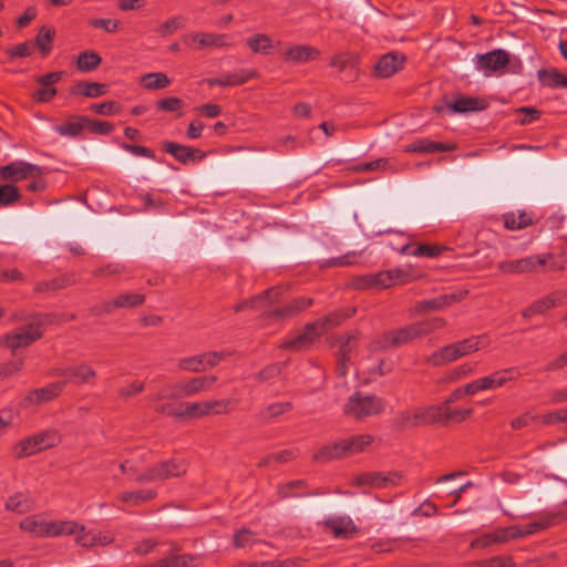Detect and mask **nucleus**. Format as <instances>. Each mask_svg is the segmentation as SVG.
Instances as JSON below:
<instances>
[{
	"instance_id": "79ce46f5",
	"label": "nucleus",
	"mask_w": 567,
	"mask_h": 567,
	"mask_svg": "<svg viewBox=\"0 0 567 567\" xmlns=\"http://www.w3.org/2000/svg\"><path fill=\"white\" fill-rule=\"evenodd\" d=\"M102 62L99 53L87 50L78 55L76 68L79 71L89 73L96 70Z\"/></svg>"
},
{
	"instance_id": "423d86ee",
	"label": "nucleus",
	"mask_w": 567,
	"mask_h": 567,
	"mask_svg": "<svg viewBox=\"0 0 567 567\" xmlns=\"http://www.w3.org/2000/svg\"><path fill=\"white\" fill-rule=\"evenodd\" d=\"M60 442L61 435L59 431L54 429H48L19 441L12 446V452L17 458H23L34 455L43 450L53 447Z\"/></svg>"
},
{
	"instance_id": "f704fd0d",
	"label": "nucleus",
	"mask_w": 567,
	"mask_h": 567,
	"mask_svg": "<svg viewBox=\"0 0 567 567\" xmlns=\"http://www.w3.org/2000/svg\"><path fill=\"white\" fill-rule=\"evenodd\" d=\"M439 409L437 413V423H449V422H462L466 420L473 412L472 409H453L447 404H439L435 405Z\"/></svg>"
},
{
	"instance_id": "69168bd1",
	"label": "nucleus",
	"mask_w": 567,
	"mask_h": 567,
	"mask_svg": "<svg viewBox=\"0 0 567 567\" xmlns=\"http://www.w3.org/2000/svg\"><path fill=\"white\" fill-rule=\"evenodd\" d=\"M393 426L399 431L415 427L411 411H402L393 419Z\"/></svg>"
},
{
	"instance_id": "3c124183",
	"label": "nucleus",
	"mask_w": 567,
	"mask_h": 567,
	"mask_svg": "<svg viewBox=\"0 0 567 567\" xmlns=\"http://www.w3.org/2000/svg\"><path fill=\"white\" fill-rule=\"evenodd\" d=\"M530 224L532 219L526 215V213H519L518 215L508 213L504 215V226L508 230L523 229Z\"/></svg>"
},
{
	"instance_id": "7c9ffc66",
	"label": "nucleus",
	"mask_w": 567,
	"mask_h": 567,
	"mask_svg": "<svg viewBox=\"0 0 567 567\" xmlns=\"http://www.w3.org/2000/svg\"><path fill=\"white\" fill-rule=\"evenodd\" d=\"M560 520V515L556 513H546L538 517V519L518 528L519 537L528 536L540 530L547 529L556 525Z\"/></svg>"
},
{
	"instance_id": "6e6d98bb",
	"label": "nucleus",
	"mask_w": 567,
	"mask_h": 567,
	"mask_svg": "<svg viewBox=\"0 0 567 567\" xmlns=\"http://www.w3.org/2000/svg\"><path fill=\"white\" fill-rule=\"evenodd\" d=\"M295 452L292 450H284L277 453L269 454L265 457H262L257 466L258 467H267L270 466L274 463L281 464L290 461L293 458Z\"/></svg>"
},
{
	"instance_id": "ea45409f",
	"label": "nucleus",
	"mask_w": 567,
	"mask_h": 567,
	"mask_svg": "<svg viewBox=\"0 0 567 567\" xmlns=\"http://www.w3.org/2000/svg\"><path fill=\"white\" fill-rule=\"evenodd\" d=\"M247 45L254 53L266 55L271 54L275 49V44L270 37L264 33H258L250 37L247 40Z\"/></svg>"
},
{
	"instance_id": "13d9d810",
	"label": "nucleus",
	"mask_w": 567,
	"mask_h": 567,
	"mask_svg": "<svg viewBox=\"0 0 567 567\" xmlns=\"http://www.w3.org/2000/svg\"><path fill=\"white\" fill-rule=\"evenodd\" d=\"M19 188L12 184L0 185V206H9L19 200Z\"/></svg>"
},
{
	"instance_id": "20e7f679",
	"label": "nucleus",
	"mask_w": 567,
	"mask_h": 567,
	"mask_svg": "<svg viewBox=\"0 0 567 567\" xmlns=\"http://www.w3.org/2000/svg\"><path fill=\"white\" fill-rule=\"evenodd\" d=\"M373 442L371 434L352 435L346 440L337 441L322 446L315 455L317 462H327L333 458L350 456L364 451Z\"/></svg>"
},
{
	"instance_id": "37998d69",
	"label": "nucleus",
	"mask_w": 567,
	"mask_h": 567,
	"mask_svg": "<svg viewBox=\"0 0 567 567\" xmlns=\"http://www.w3.org/2000/svg\"><path fill=\"white\" fill-rule=\"evenodd\" d=\"M73 284V280L70 276L63 275L51 280L39 281L34 286L35 292H48V291H56L63 288H66Z\"/></svg>"
},
{
	"instance_id": "a18cd8bd",
	"label": "nucleus",
	"mask_w": 567,
	"mask_h": 567,
	"mask_svg": "<svg viewBox=\"0 0 567 567\" xmlns=\"http://www.w3.org/2000/svg\"><path fill=\"white\" fill-rule=\"evenodd\" d=\"M169 84V78L162 72L146 73L141 78V85L146 90H161Z\"/></svg>"
},
{
	"instance_id": "e2e57ef3",
	"label": "nucleus",
	"mask_w": 567,
	"mask_h": 567,
	"mask_svg": "<svg viewBox=\"0 0 567 567\" xmlns=\"http://www.w3.org/2000/svg\"><path fill=\"white\" fill-rule=\"evenodd\" d=\"M473 388H474V384L472 381L462 388L455 389L442 404L451 405L452 403L463 399L465 395L476 394V390Z\"/></svg>"
},
{
	"instance_id": "4c0bfd02",
	"label": "nucleus",
	"mask_w": 567,
	"mask_h": 567,
	"mask_svg": "<svg viewBox=\"0 0 567 567\" xmlns=\"http://www.w3.org/2000/svg\"><path fill=\"white\" fill-rule=\"evenodd\" d=\"M537 79L544 86L551 89L567 87V76L554 68L538 70Z\"/></svg>"
},
{
	"instance_id": "c03bdc74",
	"label": "nucleus",
	"mask_w": 567,
	"mask_h": 567,
	"mask_svg": "<svg viewBox=\"0 0 567 567\" xmlns=\"http://www.w3.org/2000/svg\"><path fill=\"white\" fill-rule=\"evenodd\" d=\"M168 394H169V390H166V386L161 392H158L156 394V396L154 398V401L156 402L155 411L158 413L165 414V415L181 417L182 409L176 406V404H174V403L162 402L164 399H171L168 396Z\"/></svg>"
},
{
	"instance_id": "052dcab7",
	"label": "nucleus",
	"mask_w": 567,
	"mask_h": 567,
	"mask_svg": "<svg viewBox=\"0 0 567 567\" xmlns=\"http://www.w3.org/2000/svg\"><path fill=\"white\" fill-rule=\"evenodd\" d=\"M80 527H82V530H79L76 534H74L75 543L83 547H93L97 546V532L96 530H85V527L81 524H79Z\"/></svg>"
},
{
	"instance_id": "a211bd4d",
	"label": "nucleus",
	"mask_w": 567,
	"mask_h": 567,
	"mask_svg": "<svg viewBox=\"0 0 567 567\" xmlns=\"http://www.w3.org/2000/svg\"><path fill=\"white\" fill-rule=\"evenodd\" d=\"M313 303V300L311 298L300 297L291 302L277 308L272 311L264 313L265 319H274L277 321H282L286 319L293 318L301 313L305 309L310 307Z\"/></svg>"
},
{
	"instance_id": "9b49d317",
	"label": "nucleus",
	"mask_w": 567,
	"mask_h": 567,
	"mask_svg": "<svg viewBox=\"0 0 567 567\" xmlns=\"http://www.w3.org/2000/svg\"><path fill=\"white\" fill-rule=\"evenodd\" d=\"M42 334L40 324L30 322L4 334L1 339V343L14 351L19 348L30 346L35 340L40 339Z\"/></svg>"
},
{
	"instance_id": "4d7b16f0",
	"label": "nucleus",
	"mask_w": 567,
	"mask_h": 567,
	"mask_svg": "<svg viewBox=\"0 0 567 567\" xmlns=\"http://www.w3.org/2000/svg\"><path fill=\"white\" fill-rule=\"evenodd\" d=\"M307 486L303 480L291 481L278 487V495L280 498L300 497L305 494L298 493L297 489H302Z\"/></svg>"
},
{
	"instance_id": "4468645a",
	"label": "nucleus",
	"mask_w": 567,
	"mask_h": 567,
	"mask_svg": "<svg viewBox=\"0 0 567 567\" xmlns=\"http://www.w3.org/2000/svg\"><path fill=\"white\" fill-rule=\"evenodd\" d=\"M323 333L317 321L307 323L303 331L295 338L285 340L279 348L291 351H302L311 347V344L319 339Z\"/></svg>"
},
{
	"instance_id": "b1692460",
	"label": "nucleus",
	"mask_w": 567,
	"mask_h": 567,
	"mask_svg": "<svg viewBox=\"0 0 567 567\" xmlns=\"http://www.w3.org/2000/svg\"><path fill=\"white\" fill-rule=\"evenodd\" d=\"M320 51L311 45L295 44L289 45L282 51V58L286 62L302 64L318 59Z\"/></svg>"
},
{
	"instance_id": "338daca9",
	"label": "nucleus",
	"mask_w": 567,
	"mask_h": 567,
	"mask_svg": "<svg viewBox=\"0 0 567 567\" xmlns=\"http://www.w3.org/2000/svg\"><path fill=\"white\" fill-rule=\"evenodd\" d=\"M183 27H184L183 18L175 17V18L169 19V20L165 21L164 23H162L158 27L157 32L161 37H167L168 34H172L173 32H175L176 30H178Z\"/></svg>"
},
{
	"instance_id": "2eb2a0df",
	"label": "nucleus",
	"mask_w": 567,
	"mask_h": 567,
	"mask_svg": "<svg viewBox=\"0 0 567 567\" xmlns=\"http://www.w3.org/2000/svg\"><path fill=\"white\" fill-rule=\"evenodd\" d=\"M402 478L403 476L399 472H368L358 475L354 478V484L358 486L368 485L373 488H388L390 486L400 485Z\"/></svg>"
},
{
	"instance_id": "0eeeda50",
	"label": "nucleus",
	"mask_w": 567,
	"mask_h": 567,
	"mask_svg": "<svg viewBox=\"0 0 567 567\" xmlns=\"http://www.w3.org/2000/svg\"><path fill=\"white\" fill-rule=\"evenodd\" d=\"M187 465L183 458L162 461L142 471L133 478V482L144 484L162 482L172 477H178L186 473Z\"/></svg>"
},
{
	"instance_id": "9d476101",
	"label": "nucleus",
	"mask_w": 567,
	"mask_h": 567,
	"mask_svg": "<svg viewBox=\"0 0 567 567\" xmlns=\"http://www.w3.org/2000/svg\"><path fill=\"white\" fill-rule=\"evenodd\" d=\"M467 290H457L451 293L441 295L435 298L417 301L410 309V316L441 311L456 302L462 301L467 296Z\"/></svg>"
},
{
	"instance_id": "603ef678",
	"label": "nucleus",
	"mask_w": 567,
	"mask_h": 567,
	"mask_svg": "<svg viewBox=\"0 0 567 567\" xmlns=\"http://www.w3.org/2000/svg\"><path fill=\"white\" fill-rule=\"evenodd\" d=\"M238 401L235 399H219L207 401L209 415L227 414L234 410Z\"/></svg>"
},
{
	"instance_id": "f3484780",
	"label": "nucleus",
	"mask_w": 567,
	"mask_h": 567,
	"mask_svg": "<svg viewBox=\"0 0 567 567\" xmlns=\"http://www.w3.org/2000/svg\"><path fill=\"white\" fill-rule=\"evenodd\" d=\"M145 302V296L136 292H125L115 297L113 300L104 301L100 306L92 308V313L101 316L110 313L116 308H135Z\"/></svg>"
},
{
	"instance_id": "393cba45",
	"label": "nucleus",
	"mask_w": 567,
	"mask_h": 567,
	"mask_svg": "<svg viewBox=\"0 0 567 567\" xmlns=\"http://www.w3.org/2000/svg\"><path fill=\"white\" fill-rule=\"evenodd\" d=\"M565 298L566 293L564 291H555L530 303L527 308H525L522 311V316L525 319H530L536 315L544 313L545 311L561 305Z\"/></svg>"
},
{
	"instance_id": "c756f323",
	"label": "nucleus",
	"mask_w": 567,
	"mask_h": 567,
	"mask_svg": "<svg viewBox=\"0 0 567 567\" xmlns=\"http://www.w3.org/2000/svg\"><path fill=\"white\" fill-rule=\"evenodd\" d=\"M157 496V492L152 488H141L136 491H127L120 493L116 498L118 502L128 506H138L153 501Z\"/></svg>"
},
{
	"instance_id": "bb28decb",
	"label": "nucleus",
	"mask_w": 567,
	"mask_h": 567,
	"mask_svg": "<svg viewBox=\"0 0 567 567\" xmlns=\"http://www.w3.org/2000/svg\"><path fill=\"white\" fill-rule=\"evenodd\" d=\"M257 76L258 72L256 70L241 69L234 73H227L218 78L207 79V83L210 86H238Z\"/></svg>"
},
{
	"instance_id": "5701e85b",
	"label": "nucleus",
	"mask_w": 567,
	"mask_h": 567,
	"mask_svg": "<svg viewBox=\"0 0 567 567\" xmlns=\"http://www.w3.org/2000/svg\"><path fill=\"white\" fill-rule=\"evenodd\" d=\"M336 538H350L359 533L354 522L349 516H333L322 522Z\"/></svg>"
},
{
	"instance_id": "e433bc0d",
	"label": "nucleus",
	"mask_w": 567,
	"mask_h": 567,
	"mask_svg": "<svg viewBox=\"0 0 567 567\" xmlns=\"http://www.w3.org/2000/svg\"><path fill=\"white\" fill-rule=\"evenodd\" d=\"M87 117L72 116L62 124L55 125L54 131L61 136L75 137L86 127Z\"/></svg>"
},
{
	"instance_id": "49530a36",
	"label": "nucleus",
	"mask_w": 567,
	"mask_h": 567,
	"mask_svg": "<svg viewBox=\"0 0 567 567\" xmlns=\"http://www.w3.org/2000/svg\"><path fill=\"white\" fill-rule=\"evenodd\" d=\"M293 405L291 402L271 403L259 412L258 417L264 422H269L271 419L278 417L291 411Z\"/></svg>"
},
{
	"instance_id": "2f4dec72",
	"label": "nucleus",
	"mask_w": 567,
	"mask_h": 567,
	"mask_svg": "<svg viewBox=\"0 0 567 567\" xmlns=\"http://www.w3.org/2000/svg\"><path fill=\"white\" fill-rule=\"evenodd\" d=\"M454 145H449L442 142H435L427 138H420L414 141L413 143L405 146L406 153H435V152H446L454 150Z\"/></svg>"
},
{
	"instance_id": "aec40b11",
	"label": "nucleus",
	"mask_w": 567,
	"mask_h": 567,
	"mask_svg": "<svg viewBox=\"0 0 567 567\" xmlns=\"http://www.w3.org/2000/svg\"><path fill=\"white\" fill-rule=\"evenodd\" d=\"M282 295L281 287H272L270 289L265 290L264 292L256 295L255 297L245 300L234 307L236 312L244 311L246 309H261L271 303L279 301Z\"/></svg>"
},
{
	"instance_id": "4be33fe9",
	"label": "nucleus",
	"mask_w": 567,
	"mask_h": 567,
	"mask_svg": "<svg viewBox=\"0 0 567 567\" xmlns=\"http://www.w3.org/2000/svg\"><path fill=\"white\" fill-rule=\"evenodd\" d=\"M58 374L63 375L65 378V380L63 381L65 382V384L72 383L75 385L90 383L92 380L96 378V371L87 363L70 365L59 371Z\"/></svg>"
},
{
	"instance_id": "8fccbe9b",
	"label": "nucleus",
	"mask_w": 567,
	"mask_h": 567,
	"mask_svg": "<svg viewBox=\"0 0 567 567\" xmlns=\"http://www.w3.org/2000/svg\"><path fill=\"white\" fill-rule=\"evenodd\" d=\"M449 107L454 113H466L483 109L481 102L477 99L467 96H461L456 99L451 105H449Z\"/></svg>"
},
{
	"instance_id": "f8f14e48",
	"label": "nucleus",
	"mask_w": 567,
	"mask_h": 567,
	"mask_svg": "<svg viewBox=\"0 0 567 567\" xmlns=\"http://www.w3.org/2000/svg\"><path fill=\"white\" fill-rule=\"evenodd\" d=\"M42 173L41 167L23 161H14L8 165L0 166V178L10 184L41 176Z\"/></svg>"
},
{
	"instance_id": "7ed1b4c3",
	"label": "nucleus",
	"mask_w": 567,
	"mask_h": 567,
	"mask_svg": "<svg viewBox=\"0 0 567 567\" xmlns=\"http://www.w3.org/2000/svg\"><path fill=\"white\" fill-rule=\"evenodd\" d=\"M485 337H470L467 339L446 344L434 351L425 359V362L431 367H442L457 359L478 351L486 347Z\"/></svg>"
},
{
	"instance_id": "c9c22d12",
	"label": "nucleus",
	"mask_w": 567,
	"mask_h": 567,
	"mask_svg": "<svg viewBox=\"0 0 567 567\" xmlns=\"http://www.w3.org/2000/svg\"><path fill=\"white\" fill-rule=\"evenodd\" d=\"M107 92L106 84L90 81H80L71 90L72 94L83 95L85 97H100Z\"/></svg>"
},
{
	"instance_id": "412c9836",
	"label": "nucleus",
	"mask_w": 567,
	"mask_h": 567,
	"mask_svg": "<svg viewBox=\"0 0 567 567\" xmlns=\"http://www.w3.org/2000/svg\"><path fill=\"white\" fill-rule=\"evenodd\" d=\"M163 150L171 154L176 161L186 165L190 162H200L206 157V153L190 146L182 145L175 142H166Z\"/></svg>"
},
{
	"instance_id": "a19ab883",
	"label": "nucleus",
	"mask_w": 567,
	"mask_h": 567,
	"mask_svg": "<svg viewBox=\"0 0 567 567\" xmlns=\"http://www.w3.org/2000/svg\"><path fill=\"white\" fill-rule=\"evenodd\" d=\"M411 414L413 416V422L415 424V427L421 425H429L432 423H437V411L435 405H430L426 408H416L413 410H410Z\"/></svg>"
},
{
	"instance_id": "58836bf2",
	"label": "nucleus",
	"mask_w": 567,
	"mask_h": 567,
	"mask_svg": "<svg viewBox=\"0 0 567 567\" xmlns=\"http://www.w3.org/2000/svg\"><path fill=\"white\" fill-rule=\"evenodd\" d=\"M358 63V55L352 52H341L336 54L330 62V65L336 68L339 72L350 71V78H355V65Z\"/></svg>"
},
{
	"instance_id": "1a4fd4ad",
	"label": "nucleus",
	"mask_w": 567,
	"mask_h": 567,
	"mask_svg": "<svg viewBox=\"0 0 567 567\" xmlns=\"http://www.w3.org/2000/svg\"><path fill=\"white\" fill-rule=\"evenodd\" d=\"M549 258H551L550 254L528 256L515 260H503L497 264V269L506 275L538 272L540 268L547 264Z\"/></svg>"
},
{
	"instance_id": "f257e3e1",
	"label": "nucleus",
	"mask_w": 567,
	"mask_h": 567,
	"mask_svg": "<svg viewBox=\"0 0 567 567\" xmlns=\"http://www.w3.org/2000/svg\"><path fill=\"white\" fill-rule=\"evenodd\" d=\"M446 326L442 317H433L409 323L406 326L384 332L380 340V348H399L414 340L424 338Z\"/></svg>"
},
{
	"instance_id": "6ab92c4d",
	"label": "nucleus",
	"mask_w": 567,
	"mask_h": 567,
	"mask_svg": "<svg viewBox=\"0 0 567 567\" xmlns=\"http://www.w3.org/2000/svg\"><path fill=\"white\" fill-rule=\"evenodd\" d=\"M184 43L194 49L202 50L204 48H221L228 45L227 37L225 34L215 33H192L183 39Z\"/></svg>"
},
{
	"instance_id": "0e129e2a",
	"label": "nucleus",
	"mask_w": 567,
	"mask_h": 567,
	"mask_svg": "<svg viewBox=\"0 0 567 567\" xmlns=\"http://www.w3.org/2000/svg\"><path fill=\"white\" fill-rule=\"evenodd\" d=\"M23 359H16L0 364V380L20 372L23 368Z\"/></svg>"
},
{
	"instance_id": "ddd939ff",
	"label": "nucleus",
	"mask_w": 567,
	"mask_h": 567,
	"mask_svg": "<svg viewBox=\"0 0 567 567\" xmlns=\"http://www.w3.org/2000/svg\"><path fill=\"white\" fill-rule=\"evenodd\" d=\"M509 63V54L503 49H496L475 58V69L483 72L485 76L503 71Z\"/></svg>"
},
{
	"instance_id": "680f3d73",
	"label": "nucleus",
	"mask_w": 567,
	"mask_h": 567,
	"mask_svg": "<svg viewBox=\"0 0 567 567\" xmlns=\"http://www.w3.org/2000/svg\"><path fill=\"white\" fill-rule=\"evenodd\" d=\"M255 543V534L249 529L243 528L234 535V546L237 548L251 547Z\"/></svg>"
},
{
	"instance_id": "09e8293b",
	"label": "nucleus",
	"mask_w": 567,
	"mask_h": 567,
	"mask_svg": "<svg viewBox=\"0 0 567 567\" xmlns=\"http://www.w3.org/2000/svg\"><path fill=\"white\" fill-rule=\"evenodd\" d=\"M181 406H184V410H181V417H205L209 416V410L207 405V401L202 402H194V403H184L181 404Z\"/></svg>"
},
{
	"instance_id": "a878e982",
	"label": "nucleus",
	"mask_w": 567,
	"mask_h": 567,
	"mask_svg": "<svg viewBox=\"0 0 567 567\" xmlns=\"http://www.w3.org/2000/svg\"><path fill=\"white\" fill-rule=\"evenodd\" d=\"M64 385L65 382H53L47 386L32 390L23 399L24 405L49 402L60 395Z\"/></svg>"
},
{
	"instance_id": "c85d7f7f",
	"label": "nucleus",
	"mask_w": 567,
	"mask_h": 567,
	"mask_svg": "<svg viewBox=\"0 0 567 567\" xmlns=\"http://www.w3.org/2000/svg\"><path fill=\"white\" fill-rule=\"evenodd\" d=\"M405 56L399 53L384 54L375 64L374 70L378 76L389 78L403 68Z\"/></svg>"
},
{
	"instance_id": "5fc2aeb1",
	"label": "nucleus",
	"mask_w": 567,
	"mask_h": 567,
	"mask_svg": "<svg viewBox=\"0 0 567 567\" xmlns=\"http://www.w3.org/2000/svg\"><path fill=\"white\" fill-rule=\"evenodd\" d=\"M410 248V245L406 244L402 247L401 252L402 254H410L415 257L425 256L430 258H434L441 255L443 248L440 246L429 245V244H422L419 245L414 250L408 251Z\"/></svg>"
},
{
	"instance_id": "473e14b6",
	"label": "nucleus",
	"mask_w": 567,
	"mask_h": 567,
	"mask_svg": "<svg viewBox=\"0 0 567 567\" xmlns=\"http://www.w3.org/2000/svg\"><path fill=\"white\" fill-rule=\"evenodd\" d=\"M355 308H349L343 310H337L333 312H330L319 319H317V326L320 327L321 331L323 333L328 332L329 330L340 326L346 319L350 318L352 315H354Z\"/></svg>"
},
{
	"instance_id": "72a5a7b5",
	"label": "nucleus",
	"mask_w": 567,
	"mask_h": 567,
	"mask_svg": "<svg viewBox=\"0 0 567 567\" xmlns=\"http://www.w3.org/2000/svg\"><path fill=\"white\" fill-rule=\"evenodd\" d=\"M4 508L17 514H25L34 508V503L27 493L17 492L8 497Z\"/></svg>"
},
{
	"instance_id": "f03ea898",
	"label": "nucleus",
	"mask_w": 567,
	"mask_h": 567,
	"mask_svg": "<svg viewBox=\"0 0 567 567\" xmlns=\"http://www.w3.org/2000/svg\"><path fill=\"white\" fill-rule=\"evenodd\" d=\"M19 528L33 537L71 536L83 528L74 520H45L41 515H30L19 523Z\"/></svg>"
},
{
	"instance_id": "de8ad7c7",
	"label": "nucleus",
	"mask_w": 567,
	"mask_h": 567,
	"mask_svg": "<svg viewBox=\"0 0 567 567\" xmlns=\"http://www.w3.org/2000/svg\"><path fill=\"white\" fill-rule=\"evenodd\" d=\"M354 337L348 336L347 340L341 343L340 351H339V362L336 368V372L338 377H346L348 373V365L347 362L350 360V353L352 352V340Z\"/></svg>"
},
{
	"instance_id": "bf43d9fd",
	"label": "nucleus",
	"mask_w": 567,
	"mask_h": 567,
	"mask_svg": "<svg viewBox=\"0 0 567 567\" xmlns=\"http://www.w3.org/2000/svg\"><path fill=\"white\" fill-rule=\"evenodd\" d=\"M169 560L172 567H198L200 565V556L198 555H173Z\"/></svg>"
},
{
	"instance_id": "cd10ccee",
	"label": "nucleus",
	"mask_w": 567,
	"mask_h": 567,
	"mask_svg": "<svg viewBox=\"0 0 567 567\" xmlns=\"http://www.w3.org/2000/svg\"><path fill=\"white\" fill-rule=\"evenodd\" d=\"M210 352H205L192 357L182 358L177 362V367L181 371L186 372H204L207 369L214 368V360L210 358Z\"/></svg>"
},
{
	"instance_id": "dca6fc26",
	"label": "nucleus",
	"mask_w": 567,
	"mask_h": 567,
	"mask_svg": "<svg viewBox=\"0 0 567 567\" xmlns=\"http://www.w3.org/2000/svg\"><path fill=\"white\" fill-rule=\"evenodd\" d=\"M516 368H507L493 372L489 375L478 378L473 381L476 393L504 386L507 382L516 380L519 377Z\"/></svg>"
},
{
	"instance_id": "774afa93",
	"label": "nucleus",
	"mask_w": 567,
	"mask_h": 567,
	"mask_svg": "<svg viewBox=\"0 0 567 567\" xmlns=\"http://www.w3.org/2000/svg\"><path fill=\"white\" fill-rule=\"evenodd\" d=\"M390 274V282L393 286L396 285H405L408 282H411L414 278L411 276V274L401 268H394L388 270Z\"/></svg>"
},
{
	"instance_id": "39448f33",
	"label": "nucleus",
	"mask_w": 567,
	"mask_h": 567,
	"mask_svg": "<svg viewBox=\"0 0 567 567\" xmlns=\"http://www.w3.org/2000/svg\"><path fill=\"white\" fill-rule=\"evenodd\" d=\"M385 410V401L374 394L354 392L346 402L343 413L355 421L381 414Z\"/></svg>"
},
{
	"instance_id": "6e6552de",
	"label": "nucleus",
	"mask_w": 567,
	"mask_h": 567,
	"mask_svg": "<svg viewBox=\"0 0 567 567\" xmlns=\"http://www.w3.org/2000/svg\"><path fill=\"white\" fill-rule=\"evenodd\" d=\"M216 381V375L194 377L168 384L166 390H169L168 396L171 399L189 398L208 391Z\"/></svg>"
},
{
	"instance_id": "864d4df0",
	"label": "nucleus",
	"mask_w": 567,
	"mask_h": 567,
	"mask_svg": "<svg viewBox=\"0 0 567 567\" xmlns=\"http://www.w3.org/2000/svg\"><path fill=\"white\" fill-rule=\"evenodd\" d=\"M54 34V30L45 25L42 27L37 34L35 44L44 55L52 50Z\"/></svg>"
}]
</instances>
